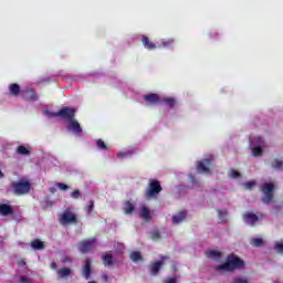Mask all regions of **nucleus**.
<instances>
[{
    "mask_svg": "<svg viewBox=\"0 0 283 283\" xmlns=\"http://www.w3.org/2000/svg\"><path fill=\"white\" fill-rule=\"evenodd\" d=\"M147 105H160V95L156 93H149L143 96Z\"/></svg>",
    "mask_w": 283,
    "mask_h": 283,
    "instance_id": "nucleus-10",
    "label": "nucleus"
},
{
    "mask_svg": "<svg viewBox=\"0 0 283 283\" xmlns=\"http://www.w3.org/2000/svg\"><path fill=\"white\" fill-rule=\"evenodd\" d=\"M60 222L61 224H76V214L72 212H64L61 214Z\"/></svg>",
    "mask_w": 283,
    "mask_h": 283,
    "instance_id": "nucleus-11",
    "label": "nucleus"
},
{
    "mask_svg": "<svg viewBox=\"0 0 283 283\" xmlns=\"http://www.w3.org/2000/svg\"><path fill=\"white\" fill-rule=\"evenodd\" d=\"M160 260H161V262H165V260H169V256L161 255Z\"/></svg>",
    "mask_w": 283,
    "mask_h": 283,
    "instance_id": "nucleus-46",
    "label": "nucleus"
},
{
    "mask_svg": "<svg viewBox=\"0 0 283 283\" xmlns=\"http://www.w3.org/2000/svg\"><path fill=\"white\" fill-rule=\"evenodd\" d=\"M135 209H136V207L134 206V203H132V201H126L124 203V213H126V214L134 213Z\"/></svg>",
    "mask_w": 283,
    "mask_h": 283,
    "instance_id": "nucleus-26",
    "label": "nucleus"
},
{
    "mask_svg": "<svg viewBox=\"0 0 283 283\" xmlns=\"http://www.w3.org/2000/svg\"><path fill=\"white\" fill-rule=\"evenodd\" d=\"M165 283H177L176 277H170L165 281Z\"/></svg>",
    "mask_w": 283,
    "mask_h": 283,
    "instance_id": "nucleus-42",
    "label": "nucleus"
},
{
    "mask_svg": "<svg viewBox=\"0 0 283 283\" xmlns=\"http://www.w3.org/2000/svg\"><path fill=\"white\" fill-rule=\"evenodd\" d=\"M53 116L56 118H63V120H74L76 118V108H72L70 106H65L61 108L57 113H54Z\"/></svg>",
    "mask_w": 283,
    "mask_h": 283,
    "instance_id": "nucleus-5",
    "label": "nucleus"
},
{
    "mask_svg": "<svg viewBox=\"0 0 283 283\" xmlns=\"http://www.w3.org/2000/svg\"><path fill=\"white\" fill-rule=\"evenodd\" d=\"M46 205H49V207H52V202L49 200H45Z\"/></svg>",
    "mask_w": 283,
    "mask_h": 283,
    "instance_id": "nucleus-48",
    "label": "nucleus"
},
{
    "mask_svg": "<svg viewBox=\"0 0 283 283\" xmlns=\"http://www.w3.org/2000/svg\"><path fill=\"white\" fill-rule=\"evenodd\" d=\"M130 260L134 262H143V254L138 251H134L130 253Z\"/></svg>",
    "mask_w": 283,
    "mask_h": 283,
    "instance_id": "nucleus-28",
    "label": "nucleus"
},
{
    "mask_svg": "<svg viewBox=\"0 0 283 283\" xmlns=\"http://www.w3.org/2000/svg\"><path fill=\"white\" fill-rule=\"evenodd\" d=\"M150 238H151V240H160V231L155 230V231L150 232Z\"/></svg>",
    "mask_w": 283,
    "mask_h": 283,
    "instance_id": "nucleus-35",
    "label": "nucleus"
},
{
    "mask_svg": "<svg viewBox=\"0 0 283 283\" xmlns=\"http://www.w3.org/2000/svg\"><path fill=\"white\" fill-rule=\"evenodd\" d=\"M174 43H175L174 39H168L163 41L161 44L158 45V48H167V49L174 48Z\"/></svg>",
    "mask_w": 283,
    "mask_h": 283,
    "instance_id": "nucleus-29",
    "label": "nucleus"
},
{
    "mask_svg": "<svg viewBox=\"0 0 283 283\" xmlns=\"http://www.w3.org/2000/svg\"><path fill=\"white\" fill-rule=\"evenodd\" d=\"M102 260L104 266H112V264H114V255H112L111 253L103 254Z\"/></svg>",
    "mask_w": 283,
    "mask_h": 283,
    "instance_id": "nucleus-23",
    "label": "nucleus"
},
{
    "mask_svg": "<svg viewBox=\"0 0 283 283\" xmlns=\"http://www.w3.org/2000/svg\"><path fill=\"white\" fill-rule=\"evenodd\" d=\"M82 275L85 280H90V277H92V259H85L84 265L82 266Z\"/></svg>",
    "mask_w": 283,
    "mask_h": 283,
    "instance_id": "nucleus-12",
    "label": "nucleus"
},
{
    "mask_svg": "<svg viewBox=\"0 0 283 283\" xmlns=\"http://www.w3.org/2000/svg\"><path fill=\"white\" fill-rule=\"evenodd\" d=\"M56 187L60 188L62 191H67V189H70V187L66 184H56Z\"/></svg>",
    "mask_w": 283,
    "mask_h": 283,
    "instance_id": "nucleus-39",
    "label": "nucleus"
},
{
    "mask_svg": "<svg viewBox=\"0 0 283 283\" xmlns=\"http://www.w3.org/2000/svg\"><path fill=\"white\" fill-rule=\"evenodd\" d=\"M261 191L264 197H262V202L264 205H271L273 198H275V185L273 182H265L261 186Z\"/></svg>",
    "mask_w": 283,
    "mask_h": 283,
    "instance_id": "nucleus-3",
    "label": "nucleus"
},
{
    "mask_svg": "<svg viewBox=\"0 0 283 283\" xmlns=\"http://www.w3.org/2000/svg\"><path fill=\"white\" fill-rule=\"evenodd\" d=\"M0 216H3V217L14 216V209L10 205L0 203Z\"/></svg>",
    "mask_w": 283,
    "mask_h": 283,
    "instance_id": "nucleus-14",
    "label": "nucleus"
},
{
    "mask_svg": "<svg viewBox=\"0 0 283 283\" xmlns=\"http://www.w3.org/2000/svg\"><path fill=\"white\" fill-rule=\"evenodd\" d=\"M264 245V240H262L261 238H255L252 240V247H263Z\"/></svg>",
    "mask_w": 283,
    "mask_h": 283,
    "instance_id": "nucleus-32",
    "label": "nucleus"
},
{
    "mask_svg": "<svg viewBox=\"0 0 283 283\" xmlns=\"http://www.w3.org/2000/svg\"><path fill=\"white\" fill-rule=\"evenodd\" d=\"M18 264H19L20 266H25V261L19 260V261H18Z\"/></svg>",
    "mask_w": 283,
    "mask_h": 283,
    "instance_id": "nucleus-45",
    "label": "nucleus"
},
{
    "mask_svg": "<svg viewBox=\"0 0 283 283\" xmlns=\"http://www.w3.org/2000/svg\"><path fill=\"white\" fill-rule=\"evenodd\" d=\"M96 145H97L98 149H102L104 151L107 150V144H105V142L103 139H97Z\"/></svg>",
    "mask_w": 283,
    "mask_h": 283,
    "instance_id": "nucleus-33",
    "label": "nucleus"
},
{
    "mask_svg": "<svg viewBox=\"0 0 283 283\" xmlns=\"http://www.w3.org/2000/svg\"><path fill=\"white\" fill-rule=\"evenodd\" d=\"M206 256L209 258V260H220L222 258V252L218 250H210L206 252Z\"/></svg>",
    "mask_w": 283,
    "mask_h": 283,
    "instance_id": "nucleus-19",
    "label": "nucleus"
},
{
    "mask_svg": "<svg viewBox=\"0 0 283 283\" xmlns=\"http://www.w3.org/2000/svg\"><path fill=\"white\" fill-rule=\"evenodd\" d=\"M275 251L279 253H283V243L282 242H276L274 245Z\"/></svg>",
    "mask_w": 283,
    "mask_h": 283,
    "instance_id": "nucleus-38",
    "label": "nucleus"
},
{
    "mask_svg": "<svg viewBox=\"0 0 283 283\" xmlns=\"http://www.w3.org/2000/svg\"><path fill=\"white\" fill-rule=\"evenodd\" d=\"M85 211H87V213H92V211H94V200L88 201V205L85 207Z\"/></svg>",
    "mask_w": 283,
    "mask_h": 283,
    "instance_id": "nucleus-34",
    "label": "nucleus"
},
{
    "mask_svg": "<svg viewBox=\"0 0 283 283\" xmlns=\"http://www.w3.org/2000/svg\"><path fill=\"white\" fill-rule=\"evenodd\" d=\"M231 178H240V171L232 169L230 172Z\"/></svg>",
    "mask_w": 283,
    "mask_h": 283,
    "instance_id": "nucleus-40",
    "label": "nucleus"
},
{
    "mask_svg": "<svg viewBox=\"0 0 283 283\" xmlns=\"http://www.w3.org/2000/svg\"><path fill=\"white\" fill-rule=\"evenodd\" d=\"M102 279L104 280V282H109V276H107L106 273L102 274Z\"/></svg>",
    "mask_w": 283,
    "mask_h": 283,
    "instance_id": "nucleus-44",
    "label": "nucleus"
},
{
    "mask_svg": "<svg viewBox=\"0 0 283 283\" xmlns=\"http://www.w3.org/2000/svg\"><path fill=\"white\" fill-rule=\"evenodd\" d=\"M163 266H165L164 261H155V262L150 263V265H149L150 275H153V276L158 275V273H160V269H163Z\"/></svg>",
    "mask_w": 283,
    "mask_h": 283,
    "instance_id": "nucleus-13",
    "label": "nucleus"
},
{
    "mask_svg": "<svg viewBox=\"0 0 283 283\" xmlns=\"http://www.w3.org/2000/svg\"><path fill=\"white\" fill-rule=\"evenodd\" d=\"M271 167H272V169H275L276 171H282V169H283V161L277 159V158H275V159L272 160Z\"/></svg>",
    "mask_w": 283,
    "mask_h": 283,
    "instance_id": "nucleus-25",
    "label": "nucleus"
},
{
    "mask_svg": "<svg viewBox=\"0 0 283 283\" xmlns=\"http://www.w3.org/2000/svg\"><path fill=\"white\" fill-rule=\"evenodd\" d=\"M217 211L221 222H227V216H229V212L227 210H217Z\"/></svg>",
    "mask_w": 283,
    "mask_h": 283,
    "instance_id": "nucleus-31",
    "label": "nucleus"
},
{
    "mask_svg": "<svg viewBox=\"0 0 283 283\" xmlns=\"http://www.w3.org/2000/svg\"><path fill=\"white\" fill-rule=\"evenodd\" d=\"M9 94H11V96H19V94H21V86L17 83H12L9 85Z\"/></svg>",
    "mask_w": 283,
    "mask_h": 283,
    "instance_id": "nucleus-18",
    "label": "nucleus"
},
{
    "mask_svg": "<svg viewBox=\"0 0 283 283\" xmlns=\"http://www.w3.org/2000/svg\"><path fill=\"white\" fill-rule=\"evenodd\" d=\"M142 43L146 50H156L158 48L147 35H142Z\"/></svg>",
    "mask_w": 283,
    "mask_h": 283,
    "instance_id": "nucleus-15",
    "label": "nucleus"
},
{
    "mask_svg": "<svg viewBox=\"0 0 283 283\" xmlns=\"http://www.w3.org/2000/svg\"><path fill=\"white\" fill-rule=\"evenodd\" d=\"M31 247L34 251H43V249H45V243L39 239H35L31 242Z\"/></svg>",
    "mask_w": 283,
    "mask_h": 283,
    "instance_id": "nucleus-20",
    "label": "nucleus"
},
{
    "mask_svg": "<svg viewBox=\"0 0 283 283\" xmlns=\"http://www.w3.org/2000/svg\"><path fill=\"white\" fill-rule=\"evenodd\" d=\"M118 156L119 158H123L125 156V153H119Z\"/></svg>",
    "mask_w": 283,
    "mask_h": 283,
    "instance_id": "nucleus-47",
    "label": "nucleus"
},
{
    "mask_svg": "<svg viewBox=\"0 0 283 283\" xmlns=\"http://www.w3.org/2000/svg\"><path fill=\"white\" fill-rule=\"evenodd\" d=\"M4 175H3V171L0 170V178H3Z\"/></svg>",
    "mask_w": 283,
    "mask_h": 283,
    "instance_id": "nucleus-49",
    "label": "nucleus"
},
{
    "mask_svg": "<svg viewBox=\"0 0 283 283\" xmlns=\"http://www.w3.org/2000/svg\"><path fill=\"white\" fill-rule=\"evenodd\" d=\"M243 187L248 190H251V189H253V187H255V181L254 180L248 181V182L243 184Z\"/></svg>",
    "mask_w": 283,
    "mask_h": 283,
    "instance_id": "nucleus-36",
    "label": "nucleus"
},
{
    "mask_svg": "<svg viewBox=\"0 0 283 283\" xmlns=\"http://www.w3.org/2000/svg\"><path fill=\"white\" fill-rule=\"evenodd\" d=\"M51 269H53V271H56L59 269V265L56 264V262L51 263Z\"/></svg>",
    "mask_w": 283,
    "mask_h": 283,
    "instance_id": "nucleus-43",
    "label": "nucleus"
},
{
    "mask_svg": "<svg viewBox=\"0 0 283 283\" xmlns=\"http://www.w3.org/2000/svg\"><path fill=\"white\" fill-rule=\"evenodd\" d=\"M244 266V261L242 259L230 254L227 256L226 262L223 264L214 266V271L222 272H231L235 271L237 269H242Z\"/></svg>",
    "mask_w": 283,
    "mask_h": 283,
    "instance_id": "nucleus-1",
    "label": "nucleus"
},
{
    "mask_svg": "<svg viewBox=\"0 0 283 283\" xmlns=\"http://www.w3.org/2000/svg\"><path fill=\"white\" fill-rule=\"evenodd\" d=\"M262 218H264V216L261 214L259 217L258 214H255L253 212H248V213L243 214V220H244L245 224H249L250 227H255L256 222L260 219L262 220Z\"/></svg>",
    "mask_w": 283,
    "mask_h": 283,
    "instance_id": "nucleus-8",
    "label": "nucleus"
},
{
    "mask_svg": "<svg viewBox=\"0 0 283 283\" xmlns=\"http://www.w3.org/2000/svg\"><path fill=\"white\" fill-rule=\"evenodd\" d=\"M252 154L255 157H260V156H262V154H264V149H262V146H254L252 148Z\"/></svg>",
    "mask_w": 283,
    "mask_h": 283,
    "instance_id": "nucleus-30",
    "label": "nucleus"
},
{
    "mask_svg": "<svg viewBox=\"0 0 283 283\" xmlns=\"http://www.w3.org/2000/svg\"><path fill=\"white\" fill-rule=\"evenodd\" d=\"M96 245V239L91 238V239H84L80 241L78 243V251L80 253H90L92 249Z\"/></svg>",
    "mask_w": 283,
    "mask_h": 283,
    "instance_id": "nucleus-6",
    "label": "nucleus"
},
{
    "mask_svg": "<svg viewBox=\"0 0 283 283\" xmlns=\"http://www.w3.org/2000/svg\"><path fill=\"white\" fill-rule=\"evenodd\" d=\"M67 129L69 132H73L75 136H81V134H83V128L81 127L78 120H76L75 118L69 122Z\"/></svg>",
    "mask_w": 283,
    "mask_h": 283,
    "instance_id": "nucleus-9",
    "label": "nucleus"
},
{
    "mask_svg": "<svg viewBox=\"0 0 283 283\" xmlns=\"http://www.w3.org/2000/svg\"><path fill=\"white\" fill-rule=\"evenodd\" d=\"M211 165H213V159L205 158L202 161H198L197 171H199V174H211V169H209Z\"/></svg>",
    "mask_w": 283,
    "mask_h": 283,
    "instance_id": "nucleus-7",
    "label": "nucleus"
},
{
    "mask_svg": "<svg viewBox=\"0 0 283 283\" xmlns=\"http://www.w3.org/2000/svg\"><path fill=\"white\" fill-rule=\"evenodd\" d=\"M31 188L32 185L28 180L11 182V191L14 196H25V193H30Z\"/></svg>",
    "mask_w": 283,
    "mask_h": 283,
    "instance_id": "nucleus-2",
    "label": "nucleus"
},
{
    "mask_svg": "<svg viewBox=\"0 0 283 283\" xmlns=\"http://www.w3.org/2000/svg\"><path fill=\"white\" fill-rule=\"evenodd\" d=\"M161 191H163V186H160V181L157 179H150L148 187L145 191V196L148 199L157 198Z\"/></svg>",
    "mask_w": 283,
    "mask_h": 283,
    "instance_id": "nucleus-4",
    "label": "nucleus"
},
{
    "mask_svg": "<svg viewBox=\"0 0 283 283\" xmlns=\"http://www.w3.org/2000/svg\"><path fill=\"white\" fill-rule=\"evenodd\" d=\"M187 219V212L180 211L178 214L172 216V224H180Z\"/></svg>",
    "mask_w": 283,
    "mask_h": 283,
    "instance_id": "nucleus-17",
    "label": "nucleus"
},
{
    "mask_svg": "<svg viewBox=\"0 0 283 283\" xmlns=\"http://www.w3.org/2000/svg\"><path fill=\"white\" fill-rule=\"evenodd\" d=\"M24 101H39V95H36V92H34V88L27 90L23 95Z\"/></svg>",
    "mask_w": 283,
    "mask_h": 283,
    "instance_id": "nucleus-16",
    "label": "nucleus"
},
{
    "mask_svg": "<svg viewBox=\"0 0 283 283\" xmlns=\"http://www.w3.org/2000/svg\"><path fill=\"white\" fill-rule=\"evenodd\" d=\"M71 198H73V200H78V198H81V190H74L71 193Z\"/></svg>",
    "mask_w": 283,
    "mask_h": 283,
    "instance_id": "nucleus-37",
    "label": "nucleus"
},
{
    "mask_svg": "<svg viewBox=\"0 0 283 283\" xmlns=\"http://www.w3.org/2000/svg\"><path fill=\"white\" fill-rule=\"evenodd\" d=\"M232 283H249V280L237 277L233 279Z\"/></svg>",
    "mask_w": 283,
    "mask_h": 283,
    "instance_id": "nucleus-41",
    "label": "nucleus"
},
{
    "mask_svg": "<svg viewBox=\"0 0 283 283\" xmlns=\"http://www.w3.org/2000/svg\"><path fill=\"white\" fill-rule=\"evenodd\" d=\"M176 98L174 97H164L160 99V104L167 105V107L174 108L176 107Z\"/></svg>",
    "mask_w": 283,
    "mask_h": 283,
    "instance_id": "nucleus-22",
    "label": "nucleus"
},
{
    "mask_svg": "<svg viewBox=\"0 0 283 283\" xmlns=\"http://www.w3.org/2000/svg\"><path fill=\"white\" fill-rule=\"evenodd\" d=\"M70 275H72V269L70 268H62L57 270V277H60L61 280H63L64 277H70Z\"/></svg>",
    "mask_w": 283,
    "mask_h": 283,
    "instance_id": "nucleus-21",
    "label": "nucleus"
},
{
    "mask_svg": "<svg viewBox=\"0 0 283 283\" xmlns=\"http://www.w3.org/2000/svg\"><path fill=\"white\" fill-rule=\"evenodd\" d=\"M140 216L144 218V220H151V211L146 206L142 207Z\"/></svg>",
    "mask_w": 283,
    "mask_h": 283,
    "instance_id": "nucleus-24",
    "label": "nucleus"
},
{
    "mask_svg": "<svg viewBox=\"0 0 283 283\" xmlns=\"http://www.w3.org/2000/svg\"><path fill=\"white\" fill-rule=\"evenodd\" d=\"M17 154H19L20 156H30V149L25 148V146L20 145L17 148Z\"/></svg>",
    "mask_w": 283,
    "mask_h": 283,
    "instance_id": "nucleus-27",
    "label": "nucleus"
}]
</instances>
